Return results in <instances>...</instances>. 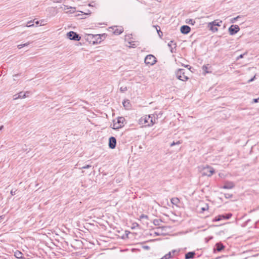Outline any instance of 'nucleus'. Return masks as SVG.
Masks as SVG:
<instances>
[{"mask_svg": "<svg viewBox=\"0 0 259 259\" xmlns=\"http://www.w3.org/2000/svg\"><path fill=\"white\" fill-rule=\"evenodd\" d=\"M153 116L154 115H146L140 119L139 122L141 124H145L146 126H152L155 123V119Z\"/></svg>", "mask_w": 259, "mask_h": 259, "instance_id": "obj_1", "label": "nucleus"}, {"mask_svg": "<svg viewBox=\"0 0 259 259\" xmlns=\"http://www.w3.org/2000/svg\"><path fill=\"white\" fill-rule=\"evenodd\" d=\"M199 169L202 176L211 177L215 172L212 167L207 165L205 166H200Z\"/></svg>", "mask_w": 259, "mask_h": 259, "instance_id": "obj_2", "label": "nucleus"}, {"mask_svg": "<svg viewBox=\"0 0 259 259\" xmlns=\"http://www.w3.org/2000/svg\"><path fill=\"white\" fill-rule=\"evenodd\" d=\"M176 74L177 78L181 80L186 81L188 79V77L185 74V70L183 69H179Z\"/></svg>", "mask_w": 259, "mask_h": 259, "instance_id": "obj_3", "label": "nucleus"}, {"mask_svg": "<svg viewBox=\"0 0 259 259\" xmlns=\"http://www.w3.org/2000/svg\"><path fill=\"white\" fill-rule=\"evenodd\" d=\"M109 31L115 35H119L123 31V28L121 26H113L109 28Z\"/></svg>", "mask_w": 259, "mask_h": 259, "instance_id": "obj_4", "label": "nucleus"}, {"mask_svg": "<svg viewBox=\"0 0 259 259\" xmlns=\"http://www.w3.org/2000/svg\"><path fill=\"white\" fill-rule=\"evenodd\" d=\"M125 119L124 117H119L117 118L116 122H114L113 124V129H118L122 127L124 125Z\"/></svg>", "mask_w": 259, "mask_h": 259, "instance_id": "obj_5", "label": "nucleus"}, {"mask_svg": "<svg viewBox=\"0 0 259 259\" xmlns=\"http://www.w3.org/2000/svg\"><path fill=\"white\" fill-rule=\"evenodd\" d=\"M156 62V58L152 55H148L145 58V63L147 65H153Z\"/></svg>", "mask_w": 259, "mask_h": 259, "instance_id": "obj_6", "label": "nucleus"}, {"mask_svg": "<svg viewBox=\"0 0 259 259\" xmlns=\"http://www.w3.org/2000/svg\"><path fill=\"white\" fill-rule=\"evenodd\" d=\"M240 30V28L237 25H232L228 29V31L231 35H233Z\"/></svg>", "mask_w": 259, "mask_h": 259, "instance_id": "obj_7", "label": "nucleus"}, {"mask_svg": "<svg viewBox=\"0 0 259 259\" xmlns=\"http://www.w3.org/2000/svg\"><path fill=\"white\" fill-rule=\"evenodd\" d=\"M232 214L231 213H228L227 214L219 215L215 219H213V222L220 221L222 220H228L229 219Z\"/></svg>", "mask_w": 259, "mask_h": 259, "instance_id": "obj_8", "label": "nucleus"}, {"mask_svg": "<svg viewBox=\"0 0 259 259\" xmlns=\"http://www.w3.org/2000/svg\"><path fill=\"white\" fill-rule=\"evenodd\" d=\"M67 36L71 40H79L80 37L75 32L70 31L67 33Z\"/></svg>", "mask_w": 259, "mask_h": 259, "instance_id": "obj_9", "label": "nucleus"}, {"mask_svg": "<svg viewBox=\"0 0 259 259\" xmlns=\"http://www.w3.org/2000/svg\"><path fill=\"white\" fill-rule=\"evenodd\" d=\"M116 144V140L113 137H111L109 140V146L111 149L115 148Z\"/></svg>", "mask_w": 259, "mask_h": 259, "instance_id": "obj_10", "label": "nucleus"}, {"mask_svg": "<svg viewBox=\"0 0 259 259\" xmlns=\"http://www.w3.org/2000/svg\"><path fill=\"white\" fill-rule=\"evenodd\" d=\"M234 187V184L232 182L227 181L224 184V185L222 187L225 189H231Z\"/></svg>", "mask_w": 259, "mask_h": 259, "instance_id": "obj_11", "label": "nucleus"}, {"mask_svg": "<svg viewBox=\"0 0 259 259\" xmlns=\"http://www.w3.org/2000/svg\"><path fill=\"white\" fill-rule=\"evenodd\" d=\"M181 32L183 34H188L191 30V28L187 25H183L181 27Z\"/></svg>", "mask_w": 259, "mask_h": 259, "instance_id": "obj_12", "label": "nucleus"}, {"mask_svg": "<svg viewBox=\"0 0 259 259\" xmlns=\"http://www.w3.org/2000/svg\"><path fill=\"white\" fill-rule=\"evenodd\" d=\"M29 93L28 92H26L25 93H23L22 92H21L19 93L17 98H14V100H17L19 98H25L27 96H26V94Z\"/></svg>", "mask_w": 259, "mask_h": 259, "instance_id": "obj_13", "label": "nucleus"}, {"mask_svg": "<svg viewBox=\"0 0 259 259\" xmlns=\"http://www.w3.org/2000/svg\"><path fill=\"white\" fill-rule=\"evenodd\" d=\"M222 23V21H219L218 20H215L212 22L208 23V25H213L214 26H220L221 23Z\"/></svg>", "mask_w": 259, "mask_h": 259, "instance_id": "obj_14", "label": "nucleus"}, {"mask_svg": "<svg viewBox=\"0 0 259 259\" xmlns=\"http://www.w3.org/2000/svg\"><path fill=\"white\" fill-rule=\"evenodd\" d=\"M195 253L194 252H189L185 254L186 259H190L194 257Z\"/></svg>", "mask_w": 259, "mask_h": 259, "instance_id": "obj_15", "label": "nucleus"}, {"mask_svg": "<svg viewBox=\"0 0 259 259\" xmlns=\"http://www.w3.org/2000/svg\"><path fill=\"white\" fill-rule=\"evenodd\" d=\"M215 246H216V249L218 251H221L224 248V245L221 243H217Z\"/></svg>", "mask_w": 259, "mask_h": 259, "instance_id": "obj_16", "label": "nucleus"}, {"mask_svg": "<svg viewBox=\"0 0 259 259\" xmlns=\"http://www.w3.org/2000/svg\"><path fill=\"white\" fill-rule=\"evenodd\" d=\"M35 23L36 25L39 24L40 26H44L46 24V21L42 19L40 21H36Z\"/></svg>", "mask_w": 259, "mask_h": 259, "instance_id": "obj_17", "label": "nucleus"}, {"mask_svg": "<svg viewBox=\"0 0 259 259\" xmlns=\"http://www.w3.org/2000/svg\"><path fill=\"white\" fill-rule=\"evenodd\" d=\"M15 256L18 258H22V253L21 251L17 250L15 252Z\"/></svg>", "mask_w": 259, "mask_h": 259, "instance_id": "obj_18", "label": "nucleus"}, {"mask_svg": "<svg viewBox=\"0 0 259 259\" xmlns=\"http://www.w3.org/2000/svg\"><path fill=\"white\" fill-rule=\"evenodd\" d=\"M210 67L209 66V65L207 64V65H203V67H202V70L203 71L205 72V73H209L210 72L208 70V68H209Z\"/></svg>", "mask_w": 259, "mask_h": 259, "instance_id": "obj_19", "label": "nucleus"}, {"mask_svg": "<svg viewBox=\"0 0 259 259\" xmlns=\"http://www.w3.org/2000/svg\"><path fill=\"white\" fill-rule=\"evenodd\" d=\"M214 26L208 24V27L209 28V29L213 32H217L218 31V29L217 27H214Z\"/></svg>", "mask_w": 259, "mask_h": 259, "instance_id": "obj_20", "label": "nucleus"}, {"mask_svg": "<svg viewBox=\"0 0 259 259\" xmlns=\"http://www.w3.org/2000/svg\"><path fill=\"white\" fill-rule=\"evenodd\" d=\"M168 46L169 47V48L171 50V52H172V48H175L176 44L174 42V41H171L168 44Z\"/></svg>", "mask_w": 259, "mask_h": 259, "instance_id": "obj_21", "label": "nucleus"}, {"mask_svg": "<svg viewBox=\"0 0 259 259\" xmlns=\"http://www.w3.org/2000/svg\"><path fill=\"white\" fill-rule=\"evenodd\" d=\"M123 106L126 108H128L130 107V102L127 101H124L122 103Z\"/></svg>", "mask_w": 259, "mask_h": 259, "instance_id": "obj_22", "label": "nucleus"}, {"mask_svg": "<svg viewBox=\"0 0 259 259\" xmlns=\"http://www.w3.org/2000/svg\"><path fill=\"white\" fill-rule=\"evenodd\" d=\"M156 30L157 31V33L159 35V36L161 37L162 35V32L160 31V28L159 26H157L156 27Z\"/></svg>", "mask_w": 259, "mask_h": 259, "instance_id": "obj_23", "label": "nucleus"}, {"mask_svg": "<svg viewBox=\"0 0 259 259\" xmlns=\"http://www.w3.org/2000/svg\"><path fill=\"white\" fill-rule=\"evenodd\" d=\"M64 10H68V9H71L73 10V12H74V11H75V8H74V7H68V6H66V5H64Z\"/></svg>", "mask_w": 259, "mask_h": 259, "instance_id": "obj_24", "label": "nucleus"}, {"mask_svg": "<svg viewBox=\"0 0 259 259\" xmlns=\"http://www.w3.org/2000/svg\"><path fill=\"white\" fill-rule=\"evenodd\" d=\"M34 26V24L32 23V21H29L27 22V24L26 25H25L26 27H33Z\"/></svg>", "mask_w": 259, "mask_h": 259, "instance_id": "obj_25", "label": "nucleus"}, {"mask_svg": "<svg viewBox=\"0 0 259 259\" xmlns=\"http://www.w3.org/2000/svg\"><path fill=\"white\" fill-rule=\"evenodd\" d=\"M187 23L190 24H192V25H194V23H195V21L193 19H189L188 20H187Z\"/></svg>", "mask_w": 259, "mask_h": 259, "instance_id": "obj_26", "label": "nucleus"}, {"mask_svg": "<svg viewBox=\"0 0 259 259\" xmlns=\"http://www.w3.org/2000/svg\"><path fill=\"white\" fill-rule=\"evenodd\" d=\"M240 17V16H238L237 17H235V18H232L230 22L232 23H234L237 20V19Z\"/></svg>", "mask_w": 259, "mask_h": 259, "instance_id": "obj_27", "label": "nucleus"}, {"mask_svg": "<svg viewBox=\"0 0 259 259\" xmlns=\"http://www.w3.org/2000/svg\"><path fill=\"white\" fill-rule=\"evenodd\" d=\"M120 90L121 92H124L127 90V88H126V87H121L120 88Z\"/></svg>", "mask_w": 259, "mask_h": 259, "instance_id": "obj_28", "label": "nucleus"}, {"mask_svg": "<svg viewBox=\"0 0 259 259\" xmlns=\"http://www.w3.org/2000/svg\"><path fill=\"white\" fill-rule=\"evenodd\" d=\"M219 176L220 177H221V178H223V179L225 178V177L226 176V175H225L223 173H220L219 174Z\"/></svg>", "mask_w": 259, "mask_h": 259, "instance_id": "obj_29", "label": "nucleus"}, {"mask_svg": "<svg viewBox=\"0 0 259 259\" xmlns=\"http://www.w3.org/2000/svg\"><path fill=\"white\" fill-rule=\"evenodd\" d=\"M159 220H154L153 221V224L155 225H159Z\"/></svg>", "mask_w": 259, "mask_h": 259, "instance_id": "obj_30", "label": "nucleus"}, {"mask_svg": "<svg viewBox=\"0 0 259 259\" xmlns=\"http://www.w3.org/2000/svg\"><path fill=\"white\" fill-rule=\"evenodd\" d=\"M91 167V165H87L81 167L82 169H87Z\"/></svg>", "mask_w": 259, "mask_h": 259, "instance_id": "obj_31", "label": "nucleus"}, {"mask_svg": "<svg viewBox=\"0 0 259 259\" xmlns=\"http://www.w3.org/2000/svg\"><path fill=\"white\" fill-rule=\"evenodd\" d=\"M25 47V45L24 44H21V45H18L17 46V48L19 49H22L23 47Z\"/></svg>", "mask_w": 259, "mask_h": 259, "instance_id": "obj_32", "label": "nucleus"}, {"mask_svg": "<svg viewBox=\"0 0 259 259\" xmlns=\"http://www.w3.org/2000/svg\"><path fill=\"white\" fill-rule=\"evenodd\" d=\"M140 219H143V218L148 219V216L146 215H145V214H142L141 215H140Z\"/></svg>", "mask_w": 259, "mask_h": 259, "instance_id": "obj_33", "label": "nucleus"}, {"mask_svg": "<svg viewBox=\"0 0 259 259\" xmlns=\"http://www.w3.org/2000/svg\"><path fill=\"white\" fill-rule=\"evenodd\" d=\"M244 54H241V55H239L238 57H237V60H239V59H241V58H242L243 57V56L244 55Z\"/></svg>", "mask_w": 259, "mask_h": 259, "instance_id": "obj_34", "label": "nucleus"}, {"mask_svg": "<svg viewBox=\"0 0 259 259\" xmlns=\"http://www.w3.org/2000/svg\"><path fill=\"white\" fill-rule=\"evenodd\" d=\"M259 100V98L257 99H254L253 100V103H257Z\"/></svg>", "mask_w": 259, "mask_h": 259, "instance_id": "obj_35", "label": "nucleus"}, {"mask_svg": "<svg viewBox=\"0 0 259 259\" xmlns=\"http://www.w3.org/2000/svg\"><path fill=\"white\" fill-rule=\"evenodd\" d=\"M54 3H60L62 0H52Z\"/></svg>", "mask_w": 259, "mask_h": 259, "instance_id": "obj_36", "label": "nucleus"}, {"mask_svg": "<svg viewBox=\"0 0 259 259\" xmlns=\"http://www.w3.org/2000/svg\"><path fill=\"white\" fill-rule=\"evenodd\" d=\"M11 194L12 195H15L16 194V191H13V190H12L11 191Z\"/></svg>", "mask_w": 259, "mask_h": 259, "instance_id": "obj_37", "label": "nucleus"}, {"mask_svg": "<svg viewBox=\"0 0 259 259\" xmlns=\"http://www.w3.org/2000/svg\"><path fill=\"white\" fill-rule=\"evenodd\" d=\"M30 44V42L29 41H28L25 44H24V45H25V46H28Z\"/></svg>", "mask_w": 259, "mask_h": 259, "instance_id": "obj_38", "label": "nucleus"}, {"mask_svg": "<svg viewBox=\"0 0 259 259\" xmlns=\"http://www.w3.org/2000/svg\"><path fill=\"white\" fill-rule=\"evenodd\" d=\"M207 209V207H202L201 208L202 211H204V210H206Z\"/></svg>", "mask_w": 259, "mask_h": 259, "instance_id": "obj_39", "label": "nucleus"}, {"mask_svg": "<svg viewBox=\"0 0 259 259\" xmlns=\"http://www.w3.org/2000/svg\"><path fill=\"white\" fill-rule=\"evenodd\" d=\"M174 200L178 201V199H171V202H172V203H174Z\"/></svg>", "mask_w": 259, "mask_h": 259, "instance_id": "obj_40", "label": "nucleus"}, {"mask_svg": "<svg viewBox=\"0 0 259 259\" xmlns=\"http://www.w3.org/2000/svg\"><path fill=\"white\" fill-rule=\"evenodd\" d=\"M254 78H255V76H254L252 78H251V79H250V80H249V81H249V82H250V81H253V80H254Z\"/></svg>", "mask_w": 259, "mask_h": 259, "instance_id": "obj_41", "label": "nucleus"}, {"mask_svg": "<svg viewBox=\"0 0 259 259\" xmlns=\"http://www.w3.org/2000/svg\"><path fill=\"white\" fill-rule=\"evenodd\" d=\"M176 143L173 142L172 143H171V144H170V146H174V145H176Z\"/></svg>", "mask_w": 259, "mask_h": 259, "instance_id": "obj_42", "label": "nucleus"}, {"mask_svg": "<svg viewBox=\"0 0 259 259\" xmlns=\"http://www.w3.org/2000/svg\"><path fill=\"white\" fill-rule=\"evenodd\" d=\"M4 215H1L0 216V220H2L3 219H4Z\"/></svg>", "mask_w": 259, "mask_h": 259, "instance_id": "obj_43", "label": "nucleus"}, {"mask_svg": "<svg viewBox=\"0 0 259 259\" xmlns=\"http://www.w3.org/2000/svg\"><path fill=\"white\" fill-rule=\"evenodd\" d=\"M3 127H4V126L3 125H1L0 126V131H1L3 128Z\"/></svg>", "mask_w": 259, "mask_h": 259, "instance_id": "obj_44", "label": "nucleus"}, {"mask_svg": "<svg viewBox=\"0 0 259 259\" xmlns=\"http://www.w3.org/2000/svg\"><path fill=\"white\" fill-rule=\"evenodd\" d=\"M17 97H18L17 95H15L14 96V98H17Z\"/></svg>", "mask_w": 259, "mask_h": 259, "instance_id": "obj_45", "label": "nucleus"}, {"mask_svg": "<svg viewBox=\"0 0 259 259\" xmlns=\"http://www.w3.org/2000/svg\"><path fill=\"white\" fill-rule=\"evenodd\" d=\"M176 143V144H180V142H178Z\"/></svg>", "mask_w": 259, "mask_h": 259, "instance_id": "obj_46", "label": "nucleus"}, {"mask_svg": "<svg viewBox=\"0 0 259 259\" xmlns=\"http://www.w3.org/2000/svg\"><path fill=\"white\" fill-rule=\"evenodd\" d=\"M18 74H15V76H18Z\"/></svg>", "mask_w": 259, "mask_h": 259, "instance_id": "obj_47", "label": "nucleus"}, {"mask_svg": "<svg viewBox=\"0 0 259 259\" xmlns=\"http://www.w3.org/2000/svg\"><path fill=\"white\" fill-rule=\"evenodd\" d=\"M258 35H259V33H258Z\"/></svg>", "mask_w": 259, "mask_h": 259, "instance_id": "obj_48", "label": "nucleus"}]
</instances>
